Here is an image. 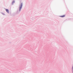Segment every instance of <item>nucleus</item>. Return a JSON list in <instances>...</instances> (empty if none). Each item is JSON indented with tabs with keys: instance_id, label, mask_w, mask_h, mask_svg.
Returning <instances> with one entry per match:
<instances>
[{
	"instance_id": "nucleus-5",
	"label": "nucleus",
	"mask_w": 73,
	"mask_h": 73,
	"mask_svg": "<svg viewBox=\"0 0 73 73\" xmlns=\"http://www.w3.org/2000/svg\"><path fill=\"white\" fill-rule=\"evenodd\" d=\"M60 17H65V15L60 16Z\"/></svg>"
},
{
	"instance_id": "nucleus-3",
	"label": "nucleus",
	"mask_w": 73,
	"mask_h": 73,
	"mask_svg": "<svg viewBox=\"0 0 73 73\" xmlns=\"http://www.w3.org/2000/svg\"><path fill=\"white\" fill-rule=\"evenodd\" d=\"M6 11L7 13H9V10H8V9H6Z\"/></svg>"
},
{
	"instance_id": "nucleus-1",
	"label": "nucleus",
	"mask_w": 73,
	"mask_h": 73,
	"mask_svg": "<svg viewBox=\"0 0 73 73\" xmlns=\"http://www.w3.org/2000/svg\"><path fill=\"white\" fill-rule=\"evenodd\" d=\"M23 4L22 3H21V4L19 5V10H17V13H19L20 12H21V9H22V7H23Z\"/></svg>"
},
{
	"instance_id": "nucleus-6",
	"label": "nucleus",
	"mask_w": 73,
	"mask_h": 73,
	"mask_svg": "<svg viewBox=\"0 0 73 73\" xmlns=\"http://www.w3.org/2000/svg\"><path fill=\"white\" fill-rule=\"evenodd\" d=\"M32 19H33V20L34 19H35V18L34 17H32Z\"/></svg>"
},
{
	"instance_id": "nucleus-2",
	"label": "nucleus",
	"mask_w": 73,
	"mask_h": 73,
	"mask_svg": "<svg viewBox=\"0 0 73 73\" xmlns=\"http://www.w3.org/2000/svg\"><path fill=\"white\" fill-rule=\"evenodd\" d=\"M71 72L72 73H73V65L72 66L71 68Z\"/></svg>"
},
{
	"instance_id": "nucleus-8",
	"label": "nucleus",
	"mask_w": 73,
	"mask_h": 73,
	"mask_svg": "<svg viewBox=\"0 0 73 73\" xmlns=\"http://www.w3.org/2000/svg\"><path fill=\"white\" fill-rule=\"evenodd\" d=\"M67 20H69V19H67Z\"/></svg>"
},
{
	"instance_id": "nucleus-4",
	"label": "nucleus",
	"mask_w": 73,
	"mask_h": 73,
	"mask_svg": "<svg viewBox=\"0 0 73 73\" xmlns=\"http://www.w3.org/2000/svg\"><path fill=\"white\" fill-rule=\"evenodd\" d=\"M14 3H15V1H13L12 3V5H13V4H14Z\"/></svg>"
},
{
	"instance_id": "nucleus-7",
	"label": "nucleus",
	"mask_w": 73,
	"mask_h": 73,
	"mask_svg": "<svg viewBox=\"0 0 73 73\" xmlns=\"http://www.w3.org/2000/svg\"><path fill=\"white\" fill-rule=\"evenodd\" d=\"M2 15H5V13H2Z\"/></svg>"
}]
</instances>
